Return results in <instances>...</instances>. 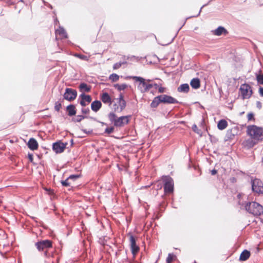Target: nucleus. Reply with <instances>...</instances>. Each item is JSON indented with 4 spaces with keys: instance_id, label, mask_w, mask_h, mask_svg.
Returning <instances> with one entry per match:
<instances>
[{
    "instance_id": "obj_1",
    "label": "nucleus",
    "mask_w": 263,
    "mask_h": 263,
    "mask_svg": "<svg viewBox=\"0 0 263 263\" xmlns=\"http://www.w3.org/2000/svg\"><path fill=\"white\" fill-rule=\"evenodd\" d=\"M127 79L133 80L137 86L138 89L141 93L147 92L153 87V84L150 83L152 80L149 79H145L137 76H128Z\"/></svg>"
},
{
    "instance_id": "obj_2",
    "label": "nucleus",
    "mask_w": 263,
    "mask_h": 263,
    "mask_svg": "<svg viewBox=\"0 0 263 263\" xmlns=\"http://www.w3.org/2000/svg\"><path fill=\"white\" fill-rule=\"evenodd\" d=\"M247 134L256 142L263 140V128L255 125H249L247 127Z\"/></svg>"
},
{
    "instance_id": "obj_3",
    "label": "nucleus",
    "mask_w": 263,
    "mask_h": 263,
    "mask_svg": "<svg viewBox=\"0 0 263 263\" xmlns=\"http://www.w3.org/2000/svg\"><path fill=\"white\" fill-rule=\"evenodd\" d=\"M128 116H121L117 118L116 114L112 112L109 114L108 119L109 121L114 123V125L117 127H122L128 123Z\"/></svg>"
},
{
    "instance_id": "obj_4",
    "label": "nucleus",
    "mask_w": 263,
    "mask_h": 263,
    "mask_svg": "<svg viewBox=\"0 0 263 263\" xmlns=\"http://www.w3.org/2000/svg\"><path fill=\"white\" fill-rule=\"evenodd\" d=\"M246 210L255 216L260 215L263 213V207L256 202L248 203L246 205Z\"/></svg>"
},
{
    "instance_id": "obj_5",
    "label": "nucleus",
    "mask_w": 263,
    "mask_h": 263,
    "mask_svg": "<svg viewBox=\"0 0 263 263\" xmlns=\"http://www.w3.org/2000/svg\"><path fill=\"white\" fill-rule=\"evenodd\" d=\"M239 91L243 100L249 99L253 93L252 87L246 83L240 86Z\"/></svg>"
},
{
    "instance_id": "obj_6",
    "label": "nucleus",
    "mask_w": 263,
    "mask_h": 263,
    "mask_svg": "<svg viewBox=\"0 0 263 263\" xmlns=\"http://www.w3.org/2000/svg\"><path fill=\"white\" fill-rule=\"evenodd\" d=\"M164 192L166 194L172 193L174 190V182L171 177H165L164 178Z\"/></svg>"
},
{
    "instance_id": "obj_7",
    "label": "nucleus",
    "mask_w": 263,
    "mask_h": 263,
    "mask_svg": "<svg viewBox=\"0 0 263 263\" xmlns=\"http://www.w3.org/2000/svg\"><path fill=\"white\" fill-rule=\"evenodd\" d=\"M35 246L39 251H44L52 247V242L49 240H42L36 242Z\"/></svg>"
},
{
    "instance_id": "obj_8",
    "label": "nucleus",
    "mask_w": 263,
    "mask_h": 263,
    "mask_svg": "<svg viewBox=\"0 0 263 263\" xmlns=\"http://www.w3.org/2000/svg\"><path fill=\"white\" fill-rule=\"evenodd\" d=\"M77 96V92L76 90L71 88H67L63 95L64 99L69 101L74 100Z\"/></svg>"
},
{
    "instance_id": "obj_9",
    "label": "nucleus",
    "mask_w": 263,
    "mask_h": 263,
    "mask_svg": "<svg viewBox=\"0 0 263 263\" xmlns=\"http://www.w3.org/2000/svg\"><path fill=\"white\" fill-rule=\"evenodd\" d=\"M118 103L119 106H118L116 104H115L114 108L115 111H119L121 112L126 106V102L124 99L123 95L122 93H121L119 95V98L118 99Z\"/></svg>"
},
{
    "instance_id": "obj_10",
    "label": "nucleus",
    "mask_w": 263,
    "mask_h": 263,
    "mask_svg": "<svg viewBox=\"0 0 263 263\" xmlns=\"http://www.w3.org/2000/svg\"><path fill=\"white\" fill-rule=\"evenodd\" d=\"M67 143H63L61 141L54 143L52 145V149L53 151L57 153H61L64 152L66 148Z\"/></svg>"
},
{
    "instance_id": "obj_11",
    "label": "nucleus",
    "mask_w": 263,
    "mask_h": 263,
    "mask_svg": "<svg viewBox=\"0 0 263 263\" xmlns=\"http://www.w3.org/2000/svg\"><path fill=\"white\" fill-rule=\"evenodd\" d=\"M252 187L254 192L263 194V184L259 180H254L252 182Z\"/></svg>"
},
{
    "instance_id": "obj_12",
    "label": "nucleus",
    "mask_w": 263,
    "mask_h": 263,
    "mask_svg": "<svg viewBox=\"0 0 263 263\" xmlns=\"http://www.w3.org/2000/svg\"><path fill=\"white\" fill-rule=\"evenodd\" d=\"M159 97L161 100V102L164 103L175 104L178 103L176 99L171 96L166 95H160L159 96Z\"/></svg>"
},
{
    "instance_id": "obj_13",
    "label": "nucleus",
    "mask_w": 263,
    "mask_h": 263,
    "mask_svg": "<svg viewBox=\"0 0 263 263\" xmlns=\"http://www.w3.org/2000/svg\"><path fill=\"white\" fill-rule=\"evenodd\" d=\"M129 241L132 253L135 256L139 251V248L136 245V240L133 235L130 236Z\"/></svg>"
},
{
    "instance_id": "obj_14",
    "label": "nucleus",
    "mask_w": 263,
    "mask_h": 263,
    "mask_svg": "<svg viewBox=\"0 0 263 263\" xmlns=\"http://www.w3.org/2000/svg\"><path fill=\"white\" fill-rule=\"evenodd\" d=\"M56 38L58 39H65L67 38V34L64 29L61 27H59V28L55 30Z\"/></svg>"
},
{
    "instance_id": "obj_15",
    "label": "nucleus",
    "mask_w": 263,
    "mask_h": 263,
    "mask_svg": "<svg viewBox=\"0 0 263 263\" xmlns=\"http://www.w3.org/2000/svg\"><path fill=\"white\" fill-rule=\"evenodd\" d=\"M80 98H81V100L80 101V103L83 106L87 105L91 101V97L89 95H86L84 93L81 94L80 95Z\"/></svg>"
},
{
    "instance_id": "obj_16",
    "label": "nucleus",
    "mask_w": 263,
    "mask_h": 263,
    "mask_svg": "<svg viewBox=\"0 0 263 263\" xmlns=\"http://www.w3.org/2000/svg\"><path fill=\"white\" fill-rule=\"evenodd\" d=\"M258 143V142H256V140H254V139L251 138V139L244 140L242 144L245 147L252 148Z\"/></svg>"
},
{
    "instance_id": "obj_17",
    "label": "nucleus",
    "mask_w": 263,
    "mask_h": 263,
    "mask_svg": "<svg viewBox=\"0 0 263 263\" xmlns=\"http://www.w3.org/2000/svg\"><path fill=\"white\" fill-rule=\"evenodd\" d=\"M102 101L105 103L110 105L112 103V99L107 92H103L101 96Z\"/></svg>"
},
{
    "instance_id": "obj_18",
    "label": "nucleus",
    "mask_w": 263,
    "mask_h": 263,
    "mask_svg": "<svg viewBox=\"0 0 263 263\" xmlns=\"http://www.w3.org/2000/svg\"><path fill=\"white\" fill-rule=\"evenodd\" d=\"M212 33L213 34L217 36H220L222 34H227L228 33V32L225 28L223 27L219 26L217 29L212 30Z\"/></svg>"
},
{
    "instance_id": "obj_19",
    "label": "nucleus",
    "mask_w": 263,
    "mask_h": 263,
    "mask_svg": "<svg viewBox=\"0 0 263 263\" xmlns=\"http://www.w3.org/2000/svg\"><path fill=\"white\" fill-rule=\"evenodd\" d=\"M28 147L32 151L36 150L38 148V143L34 138H30L28 142Z\"/></svg>"
},
{
    "instance_id": "obj_20",
    "label": "nucleus",
    "mask_w": 263,
    "mask_h": 263,
    "mask_svg": "<svg viewBox=\"0 0 263 263\" xmlns=\"http://www.w3.org/2000/svg\"><path fill=\"white\" fill-rule=\"evenodd\" d=\"M101 106L102 103L100 101H95L91 104V109L95 112H97Z\"/></svg>"
},
{
    "instance_id": "obj_21",
    "label": "nucleus",
    "mask_w": 263,
    "mask_h": 263,
    "mask_svg": "<svg viewBox=\"0 0 263 263\" xmlns=\"http://www.w3.org/2000/svg\"><path fill=\"white\" fill-rule=\"evenodd\" d=\"M250 256V251L245 250L242 252L240 255L239 260L241 261H245L247 260Z\"/></svg>"
},
{
    "instance_id": "obj_22",
    "label": "nucleus",
    "mask_w": 263,
    "mask_h": 263,
    "mask_svg": "<svg viewBox=\"0 0 263 263\" xmlns=\"http://www.w3.org/2000/svg\"><path fill=\"white\" fill-rule=\"evenodd\" d=\"M67 111H68V115L69 116H72L76 115V110L75 106L73 105H69L67 106Z\"/></svg>"
},
{
    "instance_id": "obj_23",
    "label": "nucleus",
    "mask_w": 263,
    "mask_h": 263,
    "mask_svg": "<svg viewBox=\"0 0 263 263\" xmlns=\"http://www.w3.org/2000/svg\"><path fill=\"white\" fill-rule=\"evenodd\" d=\"M189 85L187 84H181L178 88V91L181 92H187L189 91Z\"/></svg>"
},
{
    "instance_id": "obj_24",
    "label": "nucleus",
    "mask_w": 263,
    "mask_h": 263,
    "mask_svg": "<svg viewBox=\"0 0 263 263\" xmlns=\"http://www.w3.org/2000/svg\"><path fill=\"white\" fill-rule=\"evenodd\" d=\"M190 84L193 88H199L200 87V81L198 78L193 79L191 81Z\"/></svg>"
},
{
    "instance_id": "obj_25",
    "label": "nucleus",
    "mask_w": 263,
    "mask_h": 263,
    "mask_svg": "<svg viewBox=\"0 0 263 263\" xmlns=\"http://www.w3.org/2000/svg\"><path fill=\"white\" fill-rule=\"evenodd\" d=\"M228 126V123L227 122L224 120H220L217 124V127L218 129L220 130H223L225 129L227 126Z\"/></svg>"
},
{
    "instance_id": "obj_26",
    "label": "nucleus",
    "mask_w": 263,
    "mask_h": 263,
    "mask_svg": "<svg viewBox=\"0 0 263 263\" xmlns=\"http://www.w3.org/2000/svg\"><path fill=\"white\" fill-rule=\"evenodd\" d=\"M79 88L81 91H85V92H89L90 90V86H88L87 84L83 83H81L80 86Z\"/></svg>"
},
{
    "instance_id": "obj_27",
    "label": "nucleus",
    "mask_w": 263,
    "mask_h": 263,
    "mask_svg": "<svg viewBox=\"0 0 263 263\" xmlns=\"http://www.w3.org/2000/svg\"><path fill=\"white\" fill-rule=\"evenodd\" d=\"M160 100L159 96L155 97L151 103V106L152 108L157 107L159 103L161 102Z\"/></svg>"
},
{
    "instance_id": "obj_28",
    "label": "nucleus",
    "mask_w": 263,
    "mask_h": 263,
    "mask_svg": "<svg viewBox=\"0 0 263 263\" xmlns=\"http://www.w3.org/2000/svg\"><path fill=\"white\" fill-rule=\"evenodd\" d=\"M115 87L117 88L118 90L121 91L125 89L127 87V85L126 84H117L115 85Z\"/></svg>"
},
{
    "instance_id": "obj_29",
    "label": "nucleus",
    "mask_w": 263,
    "mask_h": 263,
    "mask_svg": "<svg viewBox=\"0 0 263 263\" xmlns=\"http://www.w3.org/2000/svg\"><path fill=\"white\" fill-rule=\"evenodd\" d=\"M109 79L112 82H117L119 79V76L116 73H112L110 75Z\"/></svg>"
},
{
    "instance_id": "obj_30",
    "label": "nucleus",
    "mask_w": 263,
    "mask_h": 263,
    "mask_svg": "<svg viewBox=\"0 0 263 263\" xmlns=\"http://www.w3.org/2000/svg\"><path fill=\"white\" fill-rule=\"evenodd\" d=\"M236 195V197H237V202H238V203L239 204H241L242 203L241 202V198L242 197V194L240 193H233V196H234V195ZM235 197H234V198L235 199Z\"/></svg>"
},
{
    "instance_id": "obj_31",
    "label": "nucleus",
    "mask_w": 263,
    "mask_h": 263,
    "mask_svg": "<svg viewBox=\"0 0 263 263\" xmlns=\"http://www.w3.org/2000/svg\"><path fill=\"white\" fill-rule=\"evenodd\" d=\"M256 80L258 84L263 85V73L257 74L256 76Z\"/></svg>"
},
{
    "instance_id": "obj_32",
    "label": "nucleus",
    "mask_w": 263,
    "mask_h": 263,
    "mask_svg": "<svg viewBox=\"0 0 263 263\" xmlns=\"http://www.w3.org/2000/svg\"><path fill=\"white\" fill-rule=\"evenodd\" d=\"M84 117L83 116H77L75 118H73L72 119V121L74 122H81L83 119H84Z\"/></svg>"
},
{
    "instance_id": "obj_33",
    "label": "nucleus",
    "mask_w": 263,
    "mask_h": 263,
    "mask_svg": "<svg viewBox=\"0 0 263 263\" xmlns=\"http://www.w3.org/2000/svg\"><path fill=\"white\" fill-rule=\"evenodd\" d=\"M192 129L196 133H197L198 135L201 136V130L198 129L197 126L196 124H194V125H193Z\"/></svg>"
},
{
    "instance_id": "obj_34",
    "label": "nucleus",
    "mask_w": 263,
    "mask_h": 263,
    "mask_svg": "<svg viewBox=\"0 0 263 263\" xmlns=\"http://www.w3.org/2000/svg\"><path fill=\"white\" fill-rule=\"evenodd\" d=\"M247 119L249 121H255L254 115L252 112H250L247 115Z\"/></svg>"
},
{
    "instance_id": "obj_35",
    "label": "nucleus",
    "mask_w": 263,
    "mask_h": 263,
    "mask_svg": "<svg viewBox=\"0 0 263 263\" xmlns=\"http://www.w3.org/2000/svg\"><path fill=\"white\" fill-rule=\"evenodd\" d=\"M61 107H62V105L60 102L57 101L55 103L54 109L55 110L59 111L60 110V109L61 108Z\"/></svg>"
},
{
    "instance_id": "obj_36",
    "label": "nucleus",
    "mask_w": 263,
    "mask_h": 263,
    "mask_svg": "<svg viewBox=\"0 0 263 263\" xmlns=\"http://www.w3.org/2000/svg\"><path fill=\"white\" fill-rule=\"evenodd\" d=\"M174 257V255L173 254H168V256L166 259V262L167 263H171V262L173 260V257Z\"/></svg>"
},
{
    "instance_id": "obj_37",
    "label": "nucleus",
    "mask_w": 263,
    "mask_h": 263,
    "mask_svg": "<svg viewBox=\"0 0 263 263\" xmlns=\"http://www.w3.org/2000/svg\"><path fill=\"white\" fill-rule=\"evenodd\" d=\"M76 57H78L79 58H80L81 60H86V61L88 60V57L85 55L77 54H76Z\"/></svg>"
},
{
    "instance_id": "obj_38",
    "label": "nucleus",
    "mask_w": 263,
    "mask_h": 263,
    "mask_svg": "<svg viewBox=\"0 0 263 263\" xmlns=\"http://www.w3.org/2000/svg\"><path fill=\"white\" fill-rule=\"evenodd\" d=\"M69 181L70 180L67 178L65 180L62 181L61 182V183L63 186H69L71 184V182Z\"/></svg>"
},
{
    "instance_id": "obj_39",
    "label": "nucleus",
    "mask_w": 263,
    "mask_h": 263,
    "mask_svg": "<svg viewBox=\"0 0 263 263\" xmlns=\"http://www.w3.org/2000/svg\"><path fill=\"white\" fill-rule=\"evenodd\" d=\"M233 60L236 62V63H237L236 65H237L238 66L241 65V60L240 58L235 57Z\"/></svg>"
},
{
    "instance_id": "obj_40",
    "label": "nucleus",
    "mask_w": 263,
    "mask_h": 263,
    "mask_svg": "<svg viewBox=\"0 0 263 263\" xmlns=\"http://www.w3.org/2000/svg\"><path fill=\"white\" fill-rule=\"evenodd\" d=\"M114 128L113 127L106 128L105 129V133L107 134H111L113 132Z\"/></svg>"
},
{
    "instance_id": "obj_41",
    "label": "nucleus",
    "mask_w": 263,
    "mask_h": 263,
    "mask_svg": "<svg viewBox=\"0 0 263 263\" xmlns=\"http://www.w3.org/2000/svg\"><path fill=\"white\" fill-rule=\"evenodd\" d=\"M123 63H115L113 66V68L114 69H117L119 68L122 65Z\"/></svg>"
},
{
    "instance_id": "obj_42",
    "label": "nucleus",
    "mask_w": 263,
    "mask_h": 263,
    "mask_svg": "<svg viewBox=\"0 0 263 263\" xmlns=\"http://www.w3.org/2000/svg\"><path fill=\"white\" fill-rule=\"evenodd\" d=\"M79 176L78 175H70L68 178V179L70 180H74V179H76L77 178H79Z\"/></svg>"
},
{
    "instance_id": "obj_43",
    "label": "nucleus",
    "mask_w": 263,
    "mask_h": 263,
    "mask_svg": "<svg viewBox=\"0 0 263 263\" xmlns=\"http://www.w3.org/2000/svg\"><path fill=\"white\" fill-rule=\"evenodd\" d=\"M165 88L162 87H158V91L160 93H162L165 91Z\"/></svg>"
},
{
    "instance_id": "obj_44",
    "label": "nucleus",
    "mask_w": 263,
    "mask_h": 263,
    "mask_svg": "<svg viewBox=\"0 0 263 263\" xmlns=\"http://www.w3.org/2000/svg\"><path fill=\"white\" fill-rule=\"evenodd\" d=\"M82 112L84 114H87L89 112V109L88 108H83Z\"/></svg>"
},
{
    "instance_id": "obj_45",
    "label": "nucleus",
    "mask_w": 263,
    "mask_h": 263,
    "mask_svg": "<svg viewBox=\"0 0 263 263\" xmlns=\"http://www.w3.org/2000/svg\"><path fill=\"white\" fill-rule=\"evenodd\" d=\"M28 158H29V160L31 162H32L33 160V155L31 154H28Z\"/></svg>"
},
{
    "instance_id": "obj_46",
    "label": "nucleus",
    "mask_w": 263,
    "mask_h": 263,
    "mask_svg": "<svg viewBox=\"0 0 263 263\" xmlns=\"http://www.w3.org/2000/svg\"><path fill=\"white\" fill-rule=\"evenodd\" d=\"M259 93L261 97H263V87H260L259 88Z\"/></svg>"
},
{
    "instance_id": "obj_47",
    "label": "nucleus",
    "mask_w": 263,
    "mask_h": 263,
    "mask_svg": "<svg viewBox=\"0 0 263 263\" xmlns=\"http://www.w3.org/2000/svg\"><path fill=\"white\" fill-rule=\"evenodd\" d=\"M217 173V171L215 169L211 171V174L212 175H215Z\"/></svg>"
},
{
    "instance_id": "obj_48",
    "label": "nucleus",
    "mask_w": 263,
    "mask_h": 263,
    "mask_svg": "<svg viewBox=\"0 0 263 263\" xmlns=\"http://www.w3.org/2000/svg\"><path fill=\"white\" fill-rule=\"evenodd\" d=\"M153 87H155V88L156 89L158 88V87H159L158 85V84H156V83H155V84H153Z\"/></svg>"
},
{
    "instance_id": "obj_49",
    "label": "nucleus",
    "mask_w": 263,
    "mask_h": 263,
    "mask_svg": "<svg viewBox=\"0 0 263 263\" xmlns=\"http://www.w3.org/2000/svg\"><path fill=\"white\" fill-rule=\"evenodd\" d=\"M59 23V21H58V20L56 18V19L55 20V21H54V23H55V24H58V23Z\"/></svg>"
},
{
    "instance_id": "obj_50",
    "label": "nucleus",
    "mask_w": 263,
    "mask_h": 263,
    "mask_svg": "<svg viewBox=\"0 0 263 263\" xmlns=\"http://www.w3.org/2000/svg\"><path fill=\"white\" fill-rule=\"evenodd\" d=\"M44 255L45 256H48V253L46 251H45V253H44Z\"/></svg>"
},
{
    "instance_id": "obj_51",
    "label": "nucleus",
    "mask_w": 263,
    "mask_h": 263,
    "mask_svg": "<svg viewBox=\"0 0 263 263\" xmlns=\"http://www.w3.org/2000/svg\"><path fill=\"white\" fill-rule=\"evenodd\" d=\"M231 181H232V182H236V180L235 179L233 178L232 180L231 179Z\"/></svg>"
},
{
    "instance_id": "obj_52",
    "label": "nucleus",
    "mask_w": 263,
    "mask_h": 263,
    "mask_svg": "<svg viewBox=\"0 0 263 263\" xmlns=\"http://www.w3.org/2000/svg\"><path fill=\"white\" fill-rule=\"evenodd\" d=\"M201 11V10L200 9L199 13H198V15H199V13H200Z\"/></svg>"
},
{
    "instance_id": "obj_53",
    "label": "nucleus",
    "mask_w": 263,
    "mask_h": 263,
    "mask_svg": "<svg viewBox=\"0 0 263 263\" xmlns=\"http://www.w3.org/2000/svg\"><path fill=\"white\" fill-rule=\"evenodd\" d=\"M205 6V5H203V6H202V7H201V8L200 9L201 10V9H202L203 7H204Z\"/></svg>"
},
{
    "instance_id": "obj_54",
    "label": "nucleus",
    "mask_w": 263,
    "mask_h": 263,
    "mask_svg": "<svg viewBox=\"0 0 263 263\" xmlns=\"http://www.w3.org/2000/svg\"><path fill=\"white\" fill-rule=\"evenodd\" d=\"M1 235V234H0V235Z\"/></svg>"
}]
</instances>
